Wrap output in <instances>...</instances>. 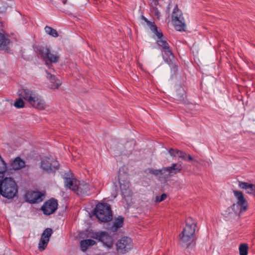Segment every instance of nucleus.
<instances>
[{"instance_id":"4c0bfd02","label":"nucleus","mask_w":255,"mask_h":255,"mask_svg":"<svg viewBox=\"0 0 255 255\" xmlns=\"http://www.w3.org/2000/svg\"><path fill=\"white\" fill-rule=\"evenodd\" d=\"M187 160L186 161H196L197 162L200 163V164H203L202 162H201V161H197V160H196L195 159H194L192 156L190 155V154H187Z\"/></svg>"},{"instance_id":"39448f33","label":"nucleus","mask_w":255,"mask_h":255,"mask_svg":"<svg viewBox=\"0 0 255 255\" xmlns=\"http://www.w3.org/2000/svg\"><path fill=\"white\" fill-rule=\"evenodd\" d=\"M126 167L119 169L118 180L122 194L124 198H130L132 192L129 188V176Z\"/></svg>"},{"instance_id":"7ed1b4c3","label":"nucleus","mask_w":255,"mask_h":255,"mask_svg":"<svg viewBox=\"0 0 255 255\" xmlns=\"http://www.w3.org/2000/svg\"><path fill=\"white\" fill-rule=\"evenodd\" d=\"M18 192L17 186L11 177L0 178V194L3 197L10 199L13 198Z\"/></svg>"},{"instance_id":"aec40b11","label":"nucleus","mask_w":255,"mask_h":255,"mask_svg":"<svg viewBox=\"0 0 255 255\" xmlns=\"http://www.w3.org/2000/svg\"><path fill=\"white\" fill-rule=\"evenodd\" d=\"M46 77L50 80L51 85L49 86L51 89H57L61 85V82L57 79L55 76L52 75L46 70Z\"/></svg>"},{"instance_id":"c85d7f7f","label":"nucleus","mask_w":255,"mask_h":255,"mask_svg":"<svg viewBox=\"0 0 255 255\" xmlns=\"http://www.w3.org/2000/svg\"><path fill=\"white\" fill-rule=\"evenodd\" d=\"M49 240L41 238L38 244V249L40 251H43L47 247Z\"/></svg>"},{"instance_id":"c9c22d12","label":"nucleus","mask_w":255,"mask_h":255,"mask_svg":"<svg viewBox=\"0 0 255 255\" xmlns=\"http://www.w3.org/2000/svg\"><path fill=\"white\" fill-rule=\"evenodd\" d=\"M246 193L255 195V185L251 184Z\"/></svg>"},{"instance_id":"b1692460","label":"nucleus","mask_w":255,"mask_h":255,"mask_svg":"<svg viewBox=\"0 0 255 255\" xmlns=\"http://www.w3.org/2000/svg\"><path fill=\"white\" fill-rule=\"evenodd\" d=\"M151 6L152 7V11L155 16L157 19H159L160 16V12L159 10L158 9V2L156 0H153V1L151 2Z\"/></svg>"},{"instance_id":"423d86ee","label":"nucleus","mask_w":255,"mask_h":255,"mask_svg":"<svg viewBox=\"0 0 255 255\" xmlns=\"http://www.w3.org/2000/svg\"><path fill=\"white\" fill-rule=\"evenodd\" d=\"M233 193L237 201L236 203L233 204L232 206L228 209L229 214L231 217L233 216L234 215L239 216L247 210L248 206V203L242 192L237 190H234Z\"/></svg>"},{"instance_id":"5701e85b","label":"nucleus","mask_w":255,"mask_h":255,"mask_svg":"<svg viewBox=\"0 0 255 255\" xmlns=\"http://www.w3.org/2000/svg\"><path fill=\"white\" fill-rule=\"evenodd\" d=\"M124 223V218L122 216H119L114 222L113 225L111 227L113 231H116L119 228L123 226Z\"/></svg>"},{"instance_id":"0eeeda50","label":"nucleus","mask_w":255,"mask_h":255,"mask_svg":"<svg viewBox=\"0 0 255 255\" xmlns=\"http://www.w3.org/2000/svg\"><path fill=\"white\" fill-rule=\"evenodd\" d=\"M94 215L102 222H108L113 219L111 208L108 203H99L95 207Z\"/></svg>"},{"instance_id":"2f4dec72","label":"nucleus","mask_w":255,"mask_h":255,"mask_svg":"<svg viewBox=\"0 0 255 255\" xmlns=\"http://www.w3.org/2000/svg\"><path fill=\"white\" fill-rule=\"evenodd\" d=\"M19 97L20 98L16 100L14 103V107L18 109L22 108L24 106V102L22 100L23 98L20 97Z\"/></svg>"},{"instance_id":"f8f14e48","label":"nucleus","mask_w":255,"mask_h":255,"mask_svg":"<svg viewBox=\"0 0 255 255\" xmlns=\"http://www.w3.org/2000/svg\"><path fill=\"white\" fill-rule=\"evenodd\" d=\"M133 246L131 238L124 237L119 240L116 243L117 251L119 253L124 254L128 252Z\"/></svg>"},{"instance_id":"dca6fc26","label":"nucleus","mask_w":255,"mask_h":255,"mask_svg":"<svg viewBox=\"0 0 255 255\" xmlns=\"http://www.w3.org/2000/svg\"><path fill=\"white\" fill-rule=\"evenodd\" d=\"M182 169V166L181 164L172 163L171 166L167 167H163L164 171V177H167L180 172Z\"/></svg>"},{"instance_id":"1a4fd4ad","label":"nucleus","mask_w":255,"mask_h":255,"mask_svg":"<svg viewBox=\"0 0 255 255\" xmlns=\"http://www.w3.org/2000/svg\"><path fill=\"white\" fill-rule=\"evenodd\" d=\"M37 51L38 54L46 61L48 68L53 69V65L47 61H49L51 63H57L59 59V55L57 53H51L50 48L47 47L40 46L37 48Z\"/></svg>"},{"instance_id":"f257e3e1","label":"nucleus","mask_w":255,"mask_h":255,"mask_svg":"<svg viewBox=\"0 0 255 255\" xmlns=\"http://www.w3.org/2000/svg\"><path fill=\"white\" fill-rule=\"evenodd\" d=\"M142 19L146 22L151 31L157 36L156 43L162 50L163 58L170 67L172 71L175 72L177 70V66L172 62L174 55L162 32L158 30V27L155 24L154 21L148 20L146 18L142 16Z\"/></svg>"},{"instance_id":"20e7f679","label":"nucleus","mask_w":255,"mask_h":255,"mask_svg":"<svg viewBox=\"0 0 255 255\" xmlns=\"http://www.w3.org/2000/svg\"><path fill=\"white\" fill-rule=\"evenodd\" d=\"M196 228V224L193 222L192 218H189L186 221V225L180 235V241L183 246L189 248L193 242Z\"/></svg>"},{"instance_id":"9d476101","label":"nucleus","mask_w":255,"mask_h":255,"mask_svg":"<svg viewBox=\"0 0 255 255\" xmlns=\"http://www.w3.org/2000/svg\"><path fill=\"white\" fill-rule=\"evenodd\" d=\"M40 167L43 171L50 173L55 172L58 169L59 163L53 158L46 156L41 158Z\"/></svg>"},{"instance_id":"f03ea898","label":"nucleus","mask_w":255,"mask_h":255,"mask_svg":"<svg viewBox=\"0 0 255 255\" xmlns=\"http://www.w3.org/2000/svg\"><path fill=\"white\" fill-rule=\"evenodd\" d=\"M17 93L19 97L23 98L35 108L43 110L46 107V103L42 97L33 90L21 89L18 91Z\"/></svg>"},{"instance_id":"6ab92c4d","label":"nucleus","mask_w":255,"mask_h":255,"mask_svg":"<svg viewBox=\"0 0 255 255\" xmlns=\"http://www.w3.org/2000/svg\"><path fill=\"white\" fill-rule=\"evenodd\" d=\"M10 168L14 170H19L25 167V161L20 157H16L9 164Z\"/></svg>"},{"instance_id":"ddd939ff","label":"nucleus","mask_w":255,"mask_h":255,"mask_svg":"<svg viewBox=\"0 0 255 255\" xmlns=\"http://www.w3.org/2000/svg\"><path fill=\"white\" fill-rule=\"evenodd\" d=\"M135 142L133 140L128 141L125 145L123 146L122 144H119L117 149H114V154L115 156H119L121 154L128 155L133 149Z\"/></svg>"},{"instance_id":"7c9ffc66","label":"nucleus","mask_w":255,"mask_h":255,"mask_svg":"<svg viewBox=\"0 0 255 255\" xmlns=\"http://www.w3.org/2000/svg\"><path fill=\"white\" fill-rule=\"evenodd\" d=\"M149 172L156 176H163L164 177V171L163 168L161 169H150Z\"/></svg>"},{"instance_id":"6e6552de","label":"nucleus","mask_w":255,"mask_h":255,"mask_svg":"<svg viewBox=\"0 0 255 255\" xmlns=\"http://www.w3.org/2000/svg\"><path fill=\"white\" fill-rule=\"evenodd\" d=\"M91 238L97 240L101 244L102 247L107 250L112 249L114 245L113 236L106 231L94 232L91 235Z\"/></svg>"},{"instance_id":"4be33fe9","label":"nucleus","mask_w":255,"mask_h":255,"mask_svg":"<svg viewBox=\"0 0 255 255\" xmlns=\"http://www.w3.org/2000/svg\"><path fill=\"white\" fill-rule=\"evenodd\" d=\"M80 247L83 252L87 251L90 246H94L96 244V242L92 239H86L82 240L80 243Z\"/></svg>"},{"instance_id":"ea45409f","label":"nucleus","mask_w":255,"mask_h":255,"mask_svg":"<svg viewBox=\"0 0 255 255\" xmlns=\"http://www.w3.org/2000/svg\"><path fill=\"white\" fill-rule=\"evenodd\" d=\"M66 2H67V0H64L63 1V4H65V3H66Z\"/></svg>"},{"instance_id":"4468645a","label":"nucleus","mask_w":255,"mask_h":255,"mask_svg":"<svg viewBox=\"0 0 255 255\" xmlns=\"http://www.w3.org/2000/svg\"><path fill=\"white\" fill-rule=\"evenodd\" d=\"M58 207V203L56 200L51 198L46 201L41 207V210L46 215H50L56 210Z\"/></svg>"},{"instance_id":"bb28decb","label":"nucleus","mask_w":255,"mask_h":255,"mask_svg":"<svg viewBox=\"0 0 255 255\" xmlns=\"http://www.w3.org/2000/svg\"><path fill=\"white\" fill-rule=\"evenodd\" d=\"M185 91L182 87H180L176 91V95L175 96V98L179 101H182L184 99Z\"/></svg>"},{"instance_id":"cd10ccee","label":"nucleus","mask_w":255,"mask_h":255,"mask_svg":"<svg viewBox=\"0 0 255 255\" xmlns=\"http://www.w3.org/2000/svg\"><path fill=\"white\" fill-rule=\"evenodd\" d=\"M52 233V230L51 228H46L43 232L41 238L47 239L49 241L50 237H51Z\"/></svg>"},{"instance_id":"412c9836","label":"nucleus","mask_w":255,"mask_h":255,"mask_svg":"<svg viewBox=\"0 0 255 255\" xmlns=\"http://www.w3.org/2000/svg\"><path fill=\"white\" fill-rule=\"evenodd\" d=\"M9 43V40L5 35L3 30L0 29V49L4 50L7 49Z\"/></svg>"},{"instance_id":"9b49d317","label":"nucleus","mask_w":255,"mask_h":255,"mask_svg":"<svg viewBox=\"0 0 255 255\" xmlns=\"http://www.w3.org/2000/svg\"><path fill=\"white\" fill-rule=\"evenodd\" d=\"M172 20L176 30L182 31L185 30V24L181 11L176 5L172 13Z\"/></svg>"},{"instance_id":"c756f323","label":"nucleus","mask_w":255,"mask_h":255,"mask_svg":"<svg viewBox=\"0 0 255 255\" xmlns=\"http://www.w3.org/2000/svg\"><path fill=\"white\" fill-rule=\"evenodd\" d=\"M248 246L246 244H242L239 246V252L240 255H248Z\"/></svg>"},{"instance_id":"393cba45","label":"nucleus","mask_w":255,"mask_h":255,"mask_svg":"<svg viewBox=\"0 0 255 255\" xmlns=\"http://www.w3.org/2000/svg\"><path fill=\"white\" fill-rule=\"evenodd\" d=\"M7 169V164L0 155V178H3Z\"/></svg>"},{"instance_id":"473e14b6","label":"nucleus","mask_w":255,"mask_h":255,"mask_svg":"<svg viewBox=\"0 0 255 255\" xmlns=\"http://www.w3.org/2000/svg\"><path fill=\"white\" fill-rule=\"evenodd\" d=\"M251 185V183L241 181L239 182L238 184L239 187L241 189H244L246 192L247 191Z\"/></svg>"},{"instance_id":"2eb2a0df","label":"nucleus","mask_w":255,"mask_h":255,"mask_svg":"<svg viewBox=\"0 0 255 255\" xmlns=\"http://www.w3.org/2000/svg\"><path fill=\"white\" fill-rule=\"evenodd\" d=\"M44 194L39 191H29L26 195V201L31 204L38 203L43 200Z\"/></svg>"},{"instance_id":"a211bd4d","label":"nucleus","mask_w":255,"mask_h":255,"mask_svg":"<svg viewBox=\"0 0 255 255\" xmlns=\"http://www.w3.org/2000/svg\"><path fill=\"white\" fill-rule=\"evenodd\" d=\"M70 175L69 174H67L66 176L64 177L65 186L73 191H76L77 181L73 179L72 176L70 177Z\"/></svg>"},{"instance_id":"a878e982","label":"nucleus","mask_w":255,"mask_h":255,"mask_svg":"<svg viewBox=\"0 0 255 255\" xmlns=\"http://www.w3.org/2000/svg\"><path fill=\"white\" fill-rule=\"evenodd\" d=\"M44 29L45 32L47 34L51 35L53 37H57L58 36V33L56 29L48 26H46Z\"/></svg>"},{"instance_id":"58836bf2","label":"nucleus","mask_w":255,"mask_h":255,"mask_svg":"<svg viewBox=\"0 0 255 255\" xmlns=\"http://www.w3.org/2000/svg\"><path fill=\"white\" fill-rule=\"evenodd\" d=\"M211 164H212V162L210 160H209L206 161V162L204 164V165L205 166H210L211 165Z\"/></svg>"},{"instance_id":"e433bc0d","label":"nucleus","mask_w":255,"mask_h":255,"mask_svg":"<svg viewBox=\"0 0 255 255\" xmlns=\"http://www.w3.org/2000/svg\"><path fill=\"white\" fill-rule=\"evenodd\" d=\"M187 154L186 152L180 151L179 154L178 155L179 158H181L184 160H187Z\"/></svg>"},{"instance_id":"f3484780","label":"nucleus","mask_w":255,"mask_h":255,"mask_svg":"<svg viewBox=\"0 0 255 255\" xmlns=\"http://www.w3.org/2000/svg\"><path fill=\"white\" fill-rule=\"evenodd\" d=\"M75 191L79 195H89L90 194L89 185L84 181L79 183L77 185Z\"/></svg>"},{"instance_id":"72a5a7b5","label":"nucleus","mask_w":255,"mask_h":255,"mask_svg":"<svg viewBox=\"0 0 255 255\" xmlns=\"http://www.w3.org/2000/svg\"><path fill=\"white\" fill-rule=\"evenodd\" d=\"M180 152V150L174 149L173 148H170L168 151V153L170 155L173 157H178Z\"/></svg>"},{"instance_id":"f704fd0d","label":"nucleus","mask_w":255,"mask_h":255,"mask_svg":"<svg viewBox=\"0 0 255 255\" xmlns=\"http://www.w3.org/2000/svg\"><path fill=\"white\" fill-rule=\"evenodd\" d=\"M167 197V195L165 193H163L160 196H156L155 199V202L159 203L160 202L164 200H165Z\"/></svg>"}]
</instances>
